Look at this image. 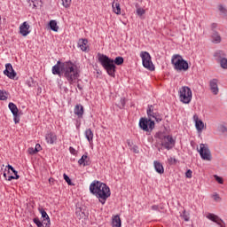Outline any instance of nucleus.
<instances>
[{"mask_svg": "<svg viewBox=\"0 0 227 227\" xmlns=\"http://www.w3.org/2000/svg\"><path fill=\"white\" fill-rule=\"evenodd\" d=\"M51 72L53 75L65 77L70 85L74 84L80 77L79 69L72 61L61 62L59 60L57 64L52 67Z\"/></svg>", "mask_w": 227, "mask_h": 227, "instance_id": "1", "label": "nucleus"}, {"mask_svg": "<svg viewBox=\"0 0 227 227\" xmlns=\"http://www.w3.org/2000/svg\"><path fill=\"white\" fill-rule=\"evenodd\" d=\"M148 118H141L139 121V127L145 132H152L155 129V121L160 123L162 121V115L155 109L154 106H148L147 108ZM153 120H155L153 121Z\"/></svg>", "mask_w": 227, "mask_h": 227, "instance_id": "2", "label": "nucleus"}, {"mask_svg": "<svg viewBox=\"0 0 227 227\" xmlns=\"http://www.w3.org/2000/svg\"><path fill=\"white\" fill-rule=\"evenodd\" d=\"M90 191L91 194L98 199V201L102 205H106L107 198L111 197V189L107 184L100 181H93L90 185Z\"/></svg>", "mask_w": 227, "mask_h": 227, "instance_id": "3", "label": "nucleus"}, {"mask_svg": "<svg viewBox=\"0 0 227 227\" xmlns=\"http://www.w3.org/2000/svg\"><path fill=\"white\" fill-rule=\"evenodd\" d=\"M98 61L106 70V74L110 75L111 77H114L116 75V66L114 65V60L107 57V55L104 54H98Z\"/></svg>", "mask_w": 227, "mask_h": 227, "instance_id": "4", "label": "nucleus"}, {"mask_svg": "<svg viewBox=\"0 0 227 227\" xmlns=\"http://www.w3.org/2000/svg\"><path fill=\"white\" fill-rule=\"evenodd\" d=\"M155 137L161 141V146L165 148V150H173L175 148V145L176 141L170 135H164L162 132H158L155 135Z\"/></svg>", "mask_w": 227, "mask_h": 227, "instance_id": "5", "label": "nucleus"}, {"mask_svg": "<svg viewBox=\"0 0 227 227\" xmlns=\"http://www.w3.org/2000/svg\"><path fill=\"white\" fill-rule=\"evenodd\" d=\"M171 63L174 65L175 70H179L180 72L182 70L184 72L189 70V63L180 55H174L171 59Z\"/></svg>", "mask_w": 227, "mask_h": 227, "instance_id": "6", "label": "nucleus"}, {"mask_svg": "<svg viewBox=\"0 0 227 227\" xmlns=\"http://www.w3.org/2000/svg\"><path fill=\"white\" fill-rule=\"evenodd\" d=\"M180 102L183 104H191L192 100V90L187 86H183L178 90Z\"/></svg>", "mask_w": 227, "mask_h": 227, "instance_id": "7", "label": "nucleus"}, {"mask_svg": "<svg viewBox=\"0 0 227 227\" xmlns=\"http://www.w3.org/2000/svg\"><path fill=\"white\" fill-rule=\"evenodd\" d=\"M140 58H142V63L145 68H147V70H155L152 62V57L148 51H141Z\"/></svg>", "mask_w": 227, "mask_h": 227, "instance_id": "8", "label": "nucleus"}, {"mask_svg": "<svg viewBox=\"0 0 227 227\" xmlns=\"http://www.w3.org/2000/svg\"><path fill=\"white\" fill-rule=\"evenodd\" d=\"M198 152L203 160H212V153L208 148V145L200 144V150H198Z\"/></svg>", "mask_w": 227, "mask_h": 227, "instance_id": "9", "label": "nucleus"}, {"mask_svg": "<svg viewBox=\"0 0 227 227\" xmlns=\"http://www.w3.org/2000/svg\"><path fill=\"white\" fill-rule=\"evenodd\" d=\"M5 169H8L7 171L12 170L15 175V176H6V172H4V177L5 178V180H8V182H12V180H19V178H20V176H19L17 170H15V168L12 165H7L5 167Z\"/></svg>", "mask_w": 227, "mask_h": 227, "instance_id": "10", "label": "nucleus"}, {"mask_svg": "<svg viewBox=\"0 0 227 227\" xmlns=\"http://www.w3.org/2000/svg\"><path fill=\"white\" fill-rule=\"evenodd\" d=\"M207 218L209 219V221H213V223H216V224L219 227H226V223H224L223 220L221 219V217H219L212 213L207 214Z\"/></svg>", "mask_w": 227, "mask_h": 227, "instance_id": "11", "label": "nucleus"}, {"mask_svg": "<svg viewBox=\"0 0 227 227\" xmlns=\"http://www.w3.org/2000/svg\"><path fill=\"white\" fill-rule=\"evenodd\" d=\"M4 74L9 79H15V77H17V73L13 69V66H12L10 63L5 65V70L4 71Z\"/></svg>", "mask_w": 227, "mask_h": 227, "instance_id": "12", "label": "nucleus"}, {"mask_svg": "<svg viewBox=\"0 0 227 227\" xmlns=\"http://www.w3.org/2000/svg\"><path fill=\"white\" fill-rule=\"evenodd\" d=\"M38 210L42 215L43 224L45 225V227H51V218L49 217V215L47 214L45 209H43V207H39Z\"/></svg>", "mask_w": 227, "mask_h": 227, "instance_id": "13", "label": "nucleus"}, {"mask_svg": "<svg viewBox=\"0 0 227 227\" xmlns=\"http://www.w3.org/2000/svg\"><path fill=\"white\" fill-rule=\"evenodd\" d=\"M29 23L27 21H24L20 26V33L22 36H27L31 33L29 30Z\"/></svg>", "mask_w": 227, "mask_h": 227, "instance_id": "14", "label": "nucleus"}, {"mask_svg": "<svg viewBox=\"0 0 227 227\" xmlns=\"http://www.w3.org/2000/svg\"><path fill=\"white\" fill-rule=\"evenodd\" d=\"M193 120L195 121V127L198 132H202L205 129V123L203 121L200 120L197 114L193 115Z\"/></svg>", "mask_w": 227, "mask_h": 227, "instance_id": "15", "label": "nucleus"}, {"mask_svg": "<svg viewBox=\"0 0 227 227\" xmlns=\"http://www.w3.org/2000/svg\"><path fill=\"white\" fill-rule=\"evenodd\" d=\"M79 166H83L84 168L86 166L91 165V160L88 157V153H85L82 158L78 160Z\"/></svg>", "mask_w": 227, "mask_h": 227, "instance_id": "16", "label": "nucleus"}, {"mask_svg": "<svg viewBox=\"0 0 227 227\" xmlns=\"http://www.w3.org/2000/svg\"><path fill=\"white\" fill-rule=\"evenodd\" d=\"M78 47L82 51V52H89L90 46H88V39H79Z\"/></svg>", "mask_w": 227, "mask_h": 227, "instance_id": "17", "label": "nucleus"}, {"mask_svg": "<svg viewBox=\"0 0 227 227\" xmlns=\"http://www.w3.org/2000/svg\"><path fill=\"white\" fill-rule=\"evenodd\" d=\"M217 82H219L217 79H213L209 82L210 90L214 95H217L219 93V86L217 85Z\"/></svg>", "mask_w": 227, "mask_h": 227, "instance_id": "18", "label": "nucleus"}, {"mask_svg": "<svg viewBox=\"0 0 227 227\" xmlns=\"http://www.w3.org/2000/svg\"><path fill=\"white\" fill-rule=\"evenodd\" d=\"M74 114L77 116V118H82L84 115V106L79 104L74 106Z\"/></svg>", "mask_w": 227, "mask_h": 227, "instance_id": "19", "label": "nucleus"}, {"mask_svg": "<svg viewBox=\"0 0 227 227\" xmlns=\"http://www.w3.org/2000/svg\"><path fill=\"white\" fill-rule=\"evenodd\" d=\"M211 40L213 43H221L222 42L221 35H219L217 31L213 30L211 34Z\"/></svg>", "mask_w": 227, "mask_h": 227, "instance_id": "20", "label": "nucleus"}, {"mask_svg": "<svg viewBox=\"0 0 227 227\" xmlns=\"http://www.w3.org/2000/svg\"><path fill=\"white\" fill-rule=\"evenodd\" d=\"M45 139L49 145H54L56 141L58 140V137L54 133H48L45 136Z\"/></svg>", "mask_w": 227, "mask_h": 227, "instance_id": "21", "label": "nucleus"}, {"mask_svg": "<svg viewBox=\"0 0 227 227\" xmlns=\"http://www.w3.org/2000/svg\"><path fill=\"white\" fill-rule=\"evenodd\" d=\"M154 169L157 171L160 175H162L164 173V166H162V163L160 161H154Z\"/></svg>", "mask_w": 227, "mask_h": 227, "instance_id": "22", "label": "nucleus"}, {"mask_svg": "<svg viewBox=\"0 0 227 227\" xmlns=\"http://www.w3.org/2000/svg\"><path fill=\"white\" fill-rule=\"evenodd\" d=\"M84 134L87 141H89L90 145H91V143H93V131L91 129H86Z\"/></svg>", "mask_w": 227, "mask_h": 227, "instance_id": "23", "label": "nucleus"}, {"mask_svg": "<svg viewBox=\"0 0 227 227\" xmlns=\"http://www.w3.org/2000/svg\"><path fill=\"white\" fill-rule=\"evenodd\" d=\"M218 12H220V15H222V17L227 19V8L225 5L221 4H218Z\"/></svg>", "mask_w": 227, "mask_h": 227, "instance_id": "24", "label": "nucleus"}, {"mask_svg": "<svg viewBox=\"0 0 227 227\" xmlns=\"http://www.w3.org/2000/svg\"><path fill=\"white\" fill-rule=\"evenodd\" d=\"M113 227H121V219H120L119 215H115L112 220Z\"/></svg>", "mask_w": 227, "mask_h": 227, "instance_id": "25", "label": "nucleus"}, {"mask_svg": "<svg viewBox=\"0 0 227 227\" xmlns=\"http://www.w3.org/2000/svg\"><path fill=\"white\" fill-rule=\"evenodd\" d=\"M112 8H113L114 12L116 13V15H121V8L120 7V3L114 2L112 4Z\"/></svg>", "mask_w": 227, "mask_h": 227, "instance_id": "26", "label": "nucleus"}, {"mask_svg": "<svg viewBox=\"0 0 227 227\" xmlns=\"http://www.w3.org/2000/svg\"><path fill=\"white\" fill-rule=\"evenodd\" d=\"M49 26L51 31H55V33H58L59 27H58V22L56 20H50Z\"/></svg>", "mask_w": 227, "mask_h": 227, "instance_id": "27", "label": "nucleus"}, {"mask_svg": "<svg viewBox=\"0 0 227 227\" xmlns=\"http://www.w3.org/2000/svg\"><path fill=\"white\" fill-rule=\"evenodd\" d=\"M8 107L12 114L15 115V114H19V108L17 107V105H15L14 103H12V102L9 103Z\"/></svg>", "mask_w": 227, "mask_h": 227, "instance_id": "28", "label": "nucleus"}, {"mask_svg": "<svg viewBox=\"0 0 227 227\" xmlns=\"http://www.w3.org/2000/svg\"><path fill=\"white\" fill-rule=\"evenodd\" d=\"M215 58H217V59H224L226 58V53H224L223 51L218 50L216 52H215Z\"/></svg>", "mask_w": 227, "mask_h": 227, "instance_id": "29", "label": "nucleus"}, {"mask_svg": "<svg viewBox=\"0 0 227 227\" xmlns=\"http://www.w3.org/2000/svg\"><path fill=\"white\" fill-rule=\"evenodd\" d=\"M123 57H116L114 60V64L120 66V65H123Z\"/></svg>", "mask_w": 227, "mask_h": 227, "instance_id": "30", "label": "nucleus"}, {"mask_svg": "<svg viewBox=\"0 0 227 227\" xmlns=\"http://www.w3.org/2000/svg\"><path fill=\"white\" fill-rule=\"evenodd\" d=\"M0 100H8V92L0 90Z\"/></svg>", "mask_w": 227, "mask_h": 227, "instance_id": "31", "label": "nucleus"}, {"mask_svg": "<svg viewBox=\"0 0 227 227\" xmlns=\"http://www.w3.org/2000/svg\"><path fill=\"white\" fill-rule=\"evenodd\" d=\"M145 13H146V11H145V9L140 7L137 9V15H138V17H143Z\"/></svg>", "mask_w": 227, "mask_h": 227, "instance_id": "32", "label": "nucleus"}, {"mask_svg": "<svg viewBox=\"0 0 227 227\" xmlns=\"http://www.w3.org/2000/svg\"><path fill=\"white\" fill-rule=\"evenodd\" d=\"M220 65H221L222 68L227 69V59H226V57L220 60Z\"/></svg>", "mask_w": 227, "mask_h": 227, "instance_id": "33", "label": "nucleus"}, {"mask_svg": "<svg viewBox=\"0 0 227 227\" xmlns=\"http://www.w3.org/2000/svg\"><path fill=\"white\" fill-rule=\"evenodd\" d=\"M62 4L65 8H69L72 4V0H62Z\"/></svg>", "mask_w": 227, "mask_h": 227, "instance_id": "34", "label": "nucleus"}, {"mask_svg": "<svg viewBox=\"0 0 227 227\" xmlns=\"http://www.w3.org/2000/svg\"><path fill=\"white\" fill-rule=\"evenodd\" d=\"M34 223L35 224H36L37 227L45 226V224H43V222L42 223L39 218H34Z\"/></svg>", "mask_w": 227, "mask_h": 227, "instance_id": "35", "label": "nucleus"}, {"mask_svg": "<svg viewBox=\"0 0 227 227\" xmlns=\"http://www.w3.org/2000/svg\"><path fill=\"white\" fill-rule=\"evenodd\" d=\"M214 178L216 180V182H218V184H224V179H223V177L217 175H215Z\"/></svg>", "mask_w": 227, "mask_h": 227, "instance_id": "36", "label": "nucleus"}, {"mask_svg": "<svg viewBox=\"0 0 227 227\" xmlns=\"http://www.w3.org/2000/svg\"><path fill=\"white\" fill-rule=\"evenodd\" d=\"M168 162L170 166H174L175 164H176V159L170 157L168 159Z\"/></svg>", "mask_w": 227, "mask_h": 227, "instance_id": "37", "label": "nucleus"}, {"mask_svg": "<svg viewBox=\"0 0 227 227\" xmlns=\"http://www.w3.org/2000/svg\"><path fill=\"white\" fill-rule=\"evenodd\" d=\"M63 176H64V180L67 182V184L68 185H72V180L70 179V177L68 176V175L64 174Z\"/></svg>", "mask_w": 227, "mask_h": 227, "instance_id": "38", "label": "nucleus"}, {"mask_svg": "<svg viewBox=\"0 0 227 227\" xmlns=\"http://www.w3.org/2000/svg\"><path fill=\"white\" fill-rule=\"evenodd\" d=\"M212 198H213V200H215V201H222V200L223 199H221V196L219 195V194H217V193H214L213 195H212Z\"/></svg>", "mask_w": 227, "mask_h": 227, "instance_id": "39", "label": "nucleus"}, {"mask_svg": "<svg viewBox=\"0 0 227 227\" xmlns=\"http://www.w3.org/2000/svg\"><path fill=\"white\" fill-rule=\"evenodd\" d=\"M182 217L186 222L191 219V217L189 216V213H186L185 211L183 212Z\"/></svg>", "mask_w": 227, "mask_h": 227, "instance_id": "40", "label": "nucleus"}, {"mask_svg": "<svg viewBox=\"0 0 227 227\" xmlns=\"http://www.w3.org/2000/svg\"><path fill=\"white\" fill-rule=\"evenodd\" d=\"M13 121L14 123H19V121H20V116H19V114H13Z\"/></svg>", "mask_w": 227, "mask_h": 227, "instance_id": "41", "label": "nucleus"}, {"mask_svg": "<svg viewBox=\"0 0 227 227\" xmlns=\"http://www.w3.org/2000/svg\"><path fill=\"white\" fill-rule=\"evenodd\" d=\"M186 178H192V170L188 169L185 173Z\"/></svg>", "mask_w": 227, "mask_h": 227, "instance_id": "42", "label": "nucleus"}, {"mask_svg": "<svg viewBox=\"0 0 227 227\" xmlns=\"http://www.w3.org/2000/svg\"><path fill=\"white\" fill-rule=\"evenodd\" d=\"M28 153H30V155H35V153H38L35 151V148L30 147L28 148Z\"/></svg>", "mask_w": 227, "mask_h": 227, "instance_id": "43", "label": "nucleus"}, {"mask_svg": "<svg viewBox=\"0 0 227 227\" xmlns=\"http://www.w3.org/2000/svg\"><path fill=\"white\" fill-rule=\"evenodd\" d=\"M42 150V145L40 144H36L35 147V152H40Z\"/></svg>", "mask_w": 227, "mask_h": 227, "instance_id": "44", "label": "nucleus"}, {"mask_svg": "<svg viewBox=\"0 0 227 227\" xmlns=\"http://www.w3.org/2000/svg\"><path fill=\"white\" fill-rule=\"evenodd\" d=\"M69 152L72 155H75L77 153V151L74 147H69Z\"/></svg>", "mask_w": 227, "mask_h": 227, "instance_id": "45", "label": "nucleus"}, {"mask_svg": "<svg viewBox=\"0 0 227 227\" xmlns=\"http://www.w3.org/2000/svg\"><path fill=\"white\" fill-rule=\"evenodd\" d=\"M151 208H152V210L157 211V210H159V206L158 205H153V206L151 207Z\"/></svg>", "mask_w": 227, "mask_h": 227, "instance_id": "46", "label": "nucleus"}, {"mask_svg": "<svg viewBox=\"0 0 227 227\" xmlns=\"http://www.w3.org/2000/svg\"><path fill=\"white\" fill-rule=\"evenodd\" d=\"M215 27H217V24L213 23V24L211 25V29H212V31H215Z\"/></svg>", "mask_w": 227, "mask_h": 227, "instance_id": "47", "label": "nucleus"}, {"mask_svg": "<svg viewBox=\"0 0 227 227\" xmlns=\"http://www.w3.org/2000/svg\"><path fill=\"white\" fill-rule=\"evenodd\" d=\"M77 88L78 90H80V91H82V85H81L80 83H77Z\"/></svg>", "mask_w": 227, "mask_h": 227, "instance_id": "48", "label": "nucleus"}, {"mask_svg": "<svg viewBox=\"0 0 227 227\" xmlns=\"http://www.w3.org/2000/svg\"><path fill=\"white\" fill-rule=\"evenodd\" d=\"M4 173H6V176H10V170H6V168H5Z\"/></svg>", "mask_w": 227, "mask_h": 227, "instance_id": "49", "label": "nucleus"}, {"mask_svg": "<svg viewBox=\"0 0 227 227\" xmlns=\"http://www.w3.org/2000/svg\"><path fill=\"white\" fill-rule=\"evenodd\" d=\"M137 147H134L135 153H139V151L137 149Z\"/></svg>", "mask_w": 227, "mask_h": 227, "instance_id": "50", "label": "nucleus"}, {"mask_svg": "<svg viewBox=\"0 0 227 227\" xmlns=\"http://www.w3.org/2000/svg\"><path fill=\"white\" fill-rule=\"evenodd\" d=\"M28 86L31 87V83H28Z\"/></svg>", "mask_w": 227, "mask_h": 227, "instance_id": "51", "label": "nucleus"}, {"mask_svg": "<svg viewBox=\"0 0 227 227\" xmlns=\"http://www.w3.org/2000/svg\"><path fill=\"white\" fill-rule=\"evenodd\" d=\"M158 151L160 152V148H158Z\"/></svg>", "mask_w": 227, "mask_h": 227, "instance_id": "52", "label": "nucleus"}, {"mask_svg": "<svg viewBox=\"0 0 227 227\" xmlns=\"http://www.w3.org/2000/svg\"><path fill=\"white\" fill-rule=\"evenodd\" d=\"M0 21H1V16H0Z\"/></svg>", "mask_w": 227, "mask_h": 227, "instance_id": "53", "label": "nucleus"}]
</instances>
